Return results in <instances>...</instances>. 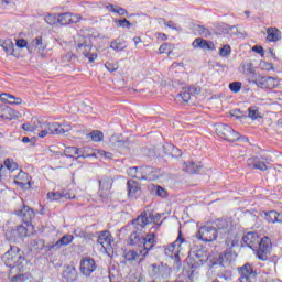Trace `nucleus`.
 <instances>
[{"mask_svg": "<svg viewBox=\"0 0 282 282\" xmlns=\"http://www.w3.org/2000/svg\"><path fill=\"white\" fill-rule=\"evenodd\" d=\"M243 245L256 251L260 261H268V254L272 250V240L270 237H259L257 232H248L242 237Z\"/></svg>", "mask_w": 282, "mask_h": 282, "instance_id": "nucleus-1", "label": "nucleus"}, {"mask_svg": "<svg viewBox=\"0 0 282 282\" xmlns=\"http://www.w3.org/2000/svg\"><path fill=\"white\" fill-rule=\"evenodd\" d=\"M215 226L217 235H219L221 239H225V243L229 250L239 246V235L235 232V227L230 218H219L215 221Z\"/></svg>", "mask_w": 282, "mask_h": 282, "instance_id": "nucleus-2", "label": "nucleus"}, {"mask_svg": "<svg viewBox=\"0 0 282 282\" xmlns=\"http://www.w3.org/2000/svg\"><path fill=\"white\" fill-rule=\"evenodd\" d=\"M2 261L7 265V268L21 270V265H23V261H25V257L23 256V251L19 249L17 246H11L10 250H8L2 256Z\"/></svg>", "mask_w": 282, "mask_h": 282, "instance_id": "nucleus-3", "label": "nucleus"}, {"mask_svg": "<svg viewBox=\"0 0 282 282\" xmlns=\"http://www.w3.org/2000/svg\"><path fill=\"white\" fill-rule=\"evenodd\" d=\"M162 216H160V214H151L150 212H142L133 221H132V226L135 230H144V228H147V226H149V224H151V221H153V224H158V221H160Z\"/></svg>", "mask_w": 282, "mask_h": 282, "instance_id": "nucleus-4", "label": "nucleus"}, {"mask_svg": "<svg viewBox=\"0 0 282 282\" xmlns=\"http://www.w3.org/2000/svg\"><path fill=\"white\" fill-rule=\"evenodd\" d=\"M216 134L227 142H237L239 140V132H235L234 129L225 123H218L215 126Z\"/></svg>", "mask_w": 282, "mask_h": 282, "instance_id": "nucleus-5", "label": "nucleus"}, {"mask_svg": "<svg viewBox=\"0 0 282 282\" xmlns=\"http://www.w3.org/2000/svg\"><path fill=\"white\" fill-rule=\"evenodd\" d=\"M35 129H37L39 131V138H47V135H58V123L56 122L50 123L47 121L39 119Z\"/></svg>", "mask_w": 282, "mask_h": 282, "instance_id": "nucleus-6", "label": "nucleus"}, {"mask_svg": "<svg viewBox=\"0 0 282 282\" xmlns=\"http://www.w3.org/2000/svg\"><path fill=\"white\" fill-rule=\"evenodd\" d=\"M186 246V239H184L182 235H178L177 239L165 248V254L172 259H175L176 261H180V258L177 257Z\"/></svg>", "mask_w": 282, "mask_h": 282, "instance_id": "nucleus-7", "label": "nucleus"}, {"mask_svg": "<svg viewBox=\"0 0 282 282\" xmlns=\"http://www.w3.org/2000/svg\"><path fill=\"white\" fill-rule=\"evenodd\" d=\"M237 270L239 274L237 282H257V271L252 269V264L246 263Z\"/></svg>", "mask_w": 282, "mask_h": 282, "instance_id": "nucleus-8", "label": "nucleus"}, {"mask_svg": "<svg viewBox=\"0 0 282 282\" xmlns=\"http://www.w3.org/2000/svg\"><path fill=\"white\" fill-rule=\"evenodd\" d=\"M19 204L21 206L15 210V215L28 226L34 219V209L25 205L21 198L19 199Z\"/></svg>", "mask_w": 282, "mask_h": 282, "instance_id": "nucleus-9", "label": "nucleus"}, {"mask_svg": "<svg viewBox=\"0 0 282 282\" xmlns=\"http://www.w3.org/2000/svg\"><path fill=\"white\" fill-rule=\"evenodd\" d=\"M217 237V228L208 225L200 227L197 234V239L205 241V243L215 241Z\"/></svg>", "mask_w": 282, "mask_h": 282, "instance_id": "nucleus-10", "label": "nucleus"}, {"mask_svg": "<svg viewBox=\"0 0 282 282\" xmlns=\"http://www.w3.org/2000/svg\"><path fill=\"white\" fill-rule=\"evenodd\" d=\"M97 268L98 267L96 265V260H94V258L91 257L82 258L79 270L82 274H84L85 276H91V273L96 272Z\"/></svg>", "mask_w": 282, "mask_h": 282, "instance_id": "nucleus-11", "label": "nucleus"}, {"mask_svg": "<svg viewBox=\"0 0 282 282\" xmlns=\"http://www.w3.org/2000/svg\"><path fill=\"white\" fill-rule=\"evenodd\" d=\"M113 186V178L105 177L99 181V197L101 199H109L111 197V188Z\"/></svg>", "mask_w": 282, "mask_h": 282, "instance_id": "nucleus-12", "label": "nucleus"}, {"mask_svg": "<svg viewBox=\"0 0 282 282\" xmlns=\"http://www.w3.org/2000/svg\"><path fill=\"white\" fill-rule=\"evenodd\" d=\"M142 180H148V182H155L162 177V170L151 166H141Z\"/></svg>", "mask_w": 282, "mask_h": 282, "instance_id": "nucleus-13", "label": "nucleus"}, {"mask_svg": "<svg viewBox=\"0 0 282 282\" xmlns=\"http://www.w3.org/2000/svg\"><path fill=\"white\" fill-rule=\"evenodd\" d=\"M7 237L10 241L23 239V237H28V227L23 225L15 226L11 230L7 231Z\"/></svg>", "mask_w": 282, "mask_h": 282, "instance_id": "nucleus-14", "label": "nucleus"}, {"mask_svg": "<svg viewBox=\"0 0 282 282\" xmlns=\"http://www.w3.org/2000/svg\"><path fill=\"white\" fill-rule=\"evenodd\" d=\"M30 180H31L30 174L25 172H20L14 177V184H17L19 188H22V191H30L32 188V182Z\"/></svg>", "mask_w": 282, "mask_h": 282, "instance_id": "nucleus-15", "label": "nucleus"}, {"mask_svg": "<svg viewBox=\"0 0 282 282\" xmlns=\"http://www.w3.org/2000/svg\"><path fill=\"white\" fill-rule=\"evenodd\" d=\"M150 269L152 270L154 276H162V279H169L171 276V269L167 264H151Z\"/></svg>", "mask_w": 282, "mask_h": 282, "instance_id": "nucleus-16", "label": "nucleus"}, {"mask_svg": "<svg viewBox=\"0 0 282 282\" xmlns=\"http://www.w3.org/2000/svg\"><path fill=\"white\" fill-rule=\"evenodd\" d=\"M153 246H155V234L150 232L143 238L141 247L143 259H147V254H149V250H152Z\"/></svg>", "mask_w": 282, "mask_h": 282, "instance_id": "nucleus-17", "label": "nucleus"}, {"mask_svg": "<svg viewBox=\"0 0 282 282\" xmlns=\"http://www.w3.org/2000/svg\"><path fill=\"white\" fill-rule=\"evenodd\" d=\"M97 243L101 246L104 250H110L111 243H113L111 232H109L108 230L101 231L97 238Z\"/></svg>", "mask_w": 282, "mask_h": 282, "instance_id": "nucleus-18", "label": "nucleus"}, {"mask_svg": "<svg viewBox=\"0 0 282 282\" xmlns=\"http://www.w3.org/2000/svg\"><path fill=\"white\" fill-rule=\"evenodd\" d=\"M80 19L79 14L62 13L57 15V23L59 25H69L70 23H79Z\"/></svg>", "mask_w": 282, "mask_h": 282, "instance_id": "nucleus-19", "label": "nucleus"}, {"mask_svg": "<svg viewBox=\"0 0 282 282\" xmlns=\"http://www.w3.org/2000/svg\"><path fill=\"white\" fill-rule=\"evenodd\" d=\"M210 256L208 254V251L206 248L203 249H192L189 251V259H197V263H204V261H208Z\"/></svg>", "mask_w": 282, "mask_h": 282, "instance_id": "nucleus-20", "label": "nucleus"}, {"mask_svg": "<svg viewBox=\"0 0 282 282\" xmlns=\"http://www.w3.org/2000/svg\"><path fill=\"white\" fill-rule=\"evenodd\" d=\"M128 186V196L131 197V199H138L139 195L142 193V189L140 188V183L135 182L134 180H129L127 182Z\"/></svg>", "mask_w": 282, "mask_h": 282, "instance_id": "nucleus-21", "label": "nucleus"}, {"mask_svg": "<svg viewBox=\"0 0 282 282\" xmlns=\"http://www.w3.org/2000/svg\"><path fill=\"white\" fill-rule=\"evenodd\" d=\"M143 230H138L134 228V231L129 237V245L137 246L139 250H142V243L144 241V237L142 235Z\"/></svg>", "mask_w": 282, "mask_h": 282, "instance_id": "nucleus-22", "label": "nucleus"}, {"mask_svg": "<svg viewBox=\"0 0 282 282\" xmlns=\"http://www.w3.org/2000/svg\"><path fill=\"white\" fill-rule=\"evenodd\" d=\"M192 47H194V50H210V51H214L215 50V43H213L208 40H204L202 37H197L192 43Z\"/></svg>", "mask_w": 282, "mask_h": 282, "instance_id": "nucleus-23", "label": "nucleus"}, {"mask_svg": "<svg viewBox=\"0 0 282 282\" xmlns=\"http://www.w3.org/2000/svg\"><path fill=\"white\" fill-rule=\"evenodd\" d=\"M200 93H202V88L200 87L191 86L187 89H183L178 94V97L181 98V100H183V102H188V100H191V97L194 96V94H200Z\"/></svg>", "mask_w": 282, "mask_h": 282, "instance_id": "nucleus-24", "label": "nucleus"}, {"mask_svg": "<svg viewBox=\"0 0 282 282\" xmlns=\"http://www.w3.org/2000/svg\"><path fill=\"white\" fill-rule=\"evenodd\" d=\"M204 169V165L198 162V163H195V162H185L183 164V171L185 173H189V175H195V173H199V170Z\"/></svg>", "mask_w": 282, "mask_h": 282, "instance_id": "nucleus-25", "label": "nucleus"}, {"mask_svg": "<svg viewBox=\"0 0 282 282\" xmlns=\"http://www.w3.org/2000/svg\"><path fill=\"white\" fill-rule=\"evenodd\" d=\"M89 50H91V46L88 45V44L85 43V42H84V43H80V44H77V51H78V52H82L83 55H84L86 58H88L89 63H94V61H95L96 58H98V55L89 53Z\"/></svg>", "mask_w": 282, "mask_h": 282, "instance_id": "nucleus-26", "label": "nucleus"}, {"mask_svg": "<svg viewBox=\"0 0 282 282\" xmlns=\"http://www.w3.org/2000/svg\"><path fill=\"white\" fill-rule=\"evenodd\" d=\"M142 249L130 250L124 254L126 261L133 263V261H144V256H142Z\"/></svg>", "mask_w": 282, "mask_h": 282, "instance_id": "nucleus-27", "label": "nucleus"}, {"mask_svg": "<svg viewBox=\"0 0 282 282\" xmlns=\"http://www.w3.org/2000/svg\"><path fill=\"white\" fill-rule=\"evenodd\" d=\"M62 278L67 282H74L78 279V272H76V268L68 265L64 268Z\"/></svg>", "mask_w": 282, "mask_h": 282, "instance_id": "nucleus-28", "label": "nucleus"}, {"mask_svg": "<svg viewBox=\"0 0 282 282\" xmlns=\"http://www.w3.org/2000/svg\"><path fill=\"white\" fill-rule=\"evenodd\" d=\"M264 219L269 224H281L282 213H278L275 210L264 212Z\"/></svg>", "mask_w": 282, "mask_h": 282, "instance_id": "nucleus-29", "label": "nucleus"}, {"mask_svg": "<svg viewBox=\"0 0 282 282\" xmlns=\"http://www.w3.org/2000/svg\"><path fill=\"white\" fill-rule=\"evenodd\" d=\"M267 41H269V43H276L281 41V31L276 28H268Z\"/></svg>", "mask_w": 282, "mask_h": 282, "instance_id": "nucleus-30", "label": "nucleus"}, {"mask_svg": "<svg viewBox=\"0 0 282 282\" xmlns=\"http://www.w3.org/2000/svg\"><path fill=\"white\" fill-rule=\"evenodd\" d=\"M163 151L165 155H171V158H182V150L171 143L163 145Z\"/></svg>", "mask_w": 282, "mask_h": 282, "instance_id": "nucleus-31", "label": "nucleus"}, {"mask_svg": "<svg viewBox=\"0 0 282 282\" xmlns=\"http://www.w3.org/2000/svg\"><path fill=\"white\" fill-rule=\"evenodd\" d=\"M217 263H219L221 268H228V265L232 263V253L230 251L220 253Z\"/></svg>", "mask_w": 282, "mask_h": 282, "instance_id": "nucleus-32", "label": "nucleus"}, {"mask_svg": "<svg viewBox=\"0 0 282 282\" xmlns=\"http://www.w3.org/2000/svg\"><path fill=\"white\" fill-rule=\"evenodd\" d=\"M0 100H2V102H9V105H21L23 102V99L14 97L8 93H2L0 95Z\"/></svg>", "mask_w": 282, "mask_h": 282, "instance_id": "nucleus-33", "label": "nucleus"}, {"mask_svg": "<svg viewBox=\"0 0 282 282\" xmlns=\"http://www.w3.org/2000/svg\"><path fill=\"white\" fill-rule=\"evenodd\" d=\"M73 241H74V236L65 235L59 240H57L55 242V245H53V248L55 250H61V248H63L65 246H69V243H72Z\"/></svg>", "mask_w": 282, "mask_h": 282, "instance_id": "nucleus-34", "label": "nucleus"}, {"mask_svg": "<svg viewBox=\"0 0 282 282\" xmlns=\"http://www.w3.org/2000/svg\"><path fill=\"white\" fill-rule=\"evenodd\" d=\"M0 47L4 50L8 56H12V54H14V43L10 39L0 40Z\"/></svg>", "mask_w": 282, "mask_h": 282, "instance_id": "nucleus-35", "label": "nucleus"}, {"mask_svg": "<svg viewBox=\"0 0 282 282\" xmlns=\"http://www.w3.org/2000/svg\"><path fill=\"white\" fill-rule=\"evenodd\" d=\"M271 80H274V78L258 76L252 83L253 85H257V87H261V89H268V87H270Z\"/></svg>", "mask_w": 282, "mask_h": 282, "instance_id": "nucleus-36", "label": "nucleus"}, {"mask_svg": "<svg viewBox=\"0 0 282 282\" xmlns=\"http://www.w3.org/2000/svg\"><path fill=\"white\" fill-rule=\"evenodd\" d=\"M64 155H66V158H76V155H78V158H87L83 153V150H80V149H78L76 147H67V148H65Z\"/></svg>", "mask_w": 282, "mask_h": 282, "instance_id": "nucleus-37", "label": "nucleus"}, {"mask_svg": "<svg viewBox=\"0 0 282 282\" xmlns=\"http://www.w3.org/2000/svg\"><path fill=\"white\" fill-rule=\"evenodd\" d=\"M106 10H109V12H113L115 14H118L119 17H129V12L127 11V9L118 7L116 4L106 6Z\"/></svg>", "mask_w": 282, "mask_h": 282, "instance_id": "nucleus-38", "label": "nucleus"}, {"mask_svg": "<svg viewBox=\"0 0 282 282\" xmlns=\"http://www.w3.org/2000/svg\"><path fill=\"white\" fill-rule=\"evenodd\" d=\"M248 166H252V169H258V171H268V165H265L264 162L257 160V158L249 159Z\"/></svg>", "mask_w": 282, "mask_h": 282, "instance_id": "nucleus-39", "label": "nucleus"}, {"mask_svg": "<svg viewBox=\"0 0 282 282\" xmlns=\"http://www.w3.org/2000/svg\"><path fill=\"white\" fill-rule=\"evenodd\" d=\"M110 48L115 50V52H122L123 50H127V42L117 39L110 43Z\"/></svg>", "mask_w": 282, "mask_h": 282, "instance_id": "nucleus-40", "label": "nucleus"}, {"mask_svg": "<svg viewBox=\"0 0 282 282\" xmlns=\"http://www.w3.org/2000/svg\"><path fill=\"white\" fill-rule=\"evenodd\" d=\"M3 166L7 169V176L10 175V171H17V169H19V164H17L12 159L4 160Z\"/></svg>", "mask_w": 282, "mask_h": 282, "instance_id": "nucleus-41", "label": "nucleus"}, {"mask_svg": "<svg viewBox=\"0 0 282 282\" xmlns=\"http://www.w3.org/2000/svg\"><path fill=\"white\" fill-rule=\"evenodd\" d=\"M128 175L130 177H135V180H142V166H140V167H130L128 170Z\"/></svg>", "mask_w": 282, "mask_h": 282, "instance_id": "nucleus-42", "label": "nucleus"}, {"mask_svg": "<svg viewBox=\"0 0 282 282\" xmlns=\"http://www.w3.org/2000/svg\"><path fill=\"white\" fill-rule=\"evenodd\" d=\"M88 138L93 140V142H102L105 134L101 131L94 130L93 132L87 134Z\"/></svg>", "mask_w": 282, "mask_h": 282, "instance_id": "nucleus-43", "label": "nucleus"}, {"mask_svg": "<svg viewBox=\"0 0 282 282\" xmlns=\"http://www.w3.org/2000/svg\"><path fill=\"white\" fill-rule=\"evenodd\" d=\"M57 135H63L64 133H69L72 131V126L67 122L64 123H57Z\"/></svg>", "mask_w": 282, "mask_h": 282, "instance_id": "nucleus-44", "label": "nucleus"}, {"mask_svg": "<svg viewBox=\"0 0 282 282\" xmlns=\"http://www.w3.org/2000/svg\"><path fill=\"white\" fill-rule=\"evenodd\" d=\"M151 191H152V193L158 195V197H166V195H167L166 189H164L160 185H152Z\"/></svg>", "mask_w": 282, "mask_h": 282, "instance_id": "nucleus-45", "label": "nucleus"}, {"mask_svg": "<svg viewBox=\"0 0 282 282\" xmlns=\"http://www.w3.org/2000/svg\"><path fill=\"white\" fill-rule=\"evenodd\" d=\"M47 199H50V202H61V199H63V194L62 192H48Z\"/></svg>", "mask_w": 282, "mask_h": 282, "instance_id": "nucleus-46", "label": "nucleus"}, {"mask_svg": "<svg viewBox=\"0 0 282 282\" xmlns=\"http://www.w3.org/2000/svg\"><path fill=\"white\" fill-rule=\"evenodd\" d=\"M31 246L34 250H43V248H45V241L41 239H33L31 240Z\"/></svg>", "mask_w": 282, "mask_h": 282, "instance_id": "nucleus-47", "label": "nucleus"}, {"mask_svg": "<svg viewBox=\"0 0 282 282\" xmlns=\"http://www.w3.org/2000/svg\"><path fill=\"white\" fill-rule=\"evenodd\" d=\"M45 23H47L48 25H56V23H58V15L56 14H47L44 18Z\"/></svg>", "mask_w": 282, "mask_h": 282, "instance_id": "nucleus-48", "label": "nucleus"}, {"mask_svg": "<svg viewBox=\"0 0 282 282\" xmlns=\"http://www.w3.org/2000/svg\"><path fill=\"white\" fill-rule=\"evenodd\" d=\"M241 87H242L241 82H234L229 84V89L234 94H239V91H241Z\"/></svg>", "mask_w": 282, "mask_h": 282, "instance_id": "nucleus-49", "label": "nucleus"}, {"mask_svg": "<svg viewBox=\"0 0 282 282\" xmlns=\"http://www.w3.org/2000/svg\"><path fill=\"white\" fill-rule=\"evenodd\" d=\"M248 111H249L248 118H251V120H257V118H261V115L259 113V109L254 107H250Z\"/></svg>", "mask_w": 282, "mask_h": 282, "instance_id": "nucleus-50", "label": "nucleus"}, {"mask_svg": "<svg viewBox=\"0 0 282 282\" xmlns=\"http://www.w3.org/2000/svg\"><path fill=\"white\" fill-rule=\"evenodd\" d=\"M37 120H39V119H36V120L34 121V124H33V126L30 124V123H23V124H22L23 131H39V128H36Z\"/></svg>", "mask_w": 282, "mask_h": 282, "instance_id": "nucleus-51", "label": "nucleus"}, {"mask_svg": "<svg viewBox=\"0 0 282 282\" xmlns=\"http://www.w3.org/2000/svg\"><path fill=\"white\" fill-rule=\"evenodd\" d=\"M115 23H118L119 28H127V30L131 29V23L129 22V20L123 19V20H115Z\"/></svg>", "mask_w": 282, "mask_h": 282, "instance_id": "nucleus-52", "label": "nucleus"}, {"mask_svg": "<svg viewBox=\"0 0 282 282\" xmlns=\"http://www.w3.org/2000/svg\"><path fill=\"white\" fill-rule=\"evenodd\" d=\"M230 52H231L230 45H224L219 50V55L223 57L230 56Z\"/></svg>", "mask_w": 282, "mask_h": 282, "instance_id": "nucleus-53", "label": "nucleus"}, {"mask_svg": "<svg viewBox=\"0 0 282 282\" xmlns=\"http://www.w3.org/2000/svg\"><path fill=\"white\" fill-rule=\"evenodd\" d=\"M159 21L161 23H164L166 28H170V30H177V24L173 21H166L164 18H161Z\"/></svg>", "mask_w": 282, "mask_h": 282, "instance_id": "nucleus-54", "label": "nucleus"}, {"mask_svg": "<svg viewBox=\"0 0 282 282\" xmlns=\"http://www.w3.org/2000/svg\"><path fill=\"white\" fill-rule=\"evenodd\" d=\"M197 32H199L200 36H205V39H207V36H210V31H208V29H206L205 26L198 25Z\"/></svg>", "mask_w": 282, "mask_h": 282, "instance_id": "nucleus-55", "label": "nucleus"}, {"mask_svg": "<svg viewBox=\"0 0 282 282\" xmlns=\"http://www.w3.org/2000/svg\"><path fill=\"white\" fill-rule=\"evenodd\" d=\"M106 69H108V72H118V63H110L107 62L105 64Z\"/></svg>", "mask_w": 282, "mask_h": 282, "instance_id": "nucleus-56", "label": "nucleus"}, {"mask_svg": "<svg viewBox=\"0 0 282 282\" xmlns=\"http://www.w3.org/2000/svg\"><path fill=\"white\" fill-rule=\"evenodd\" d=\"M62 197H63L64 199H75V198H76V194H73V193L69 192V191L63 189V191H62Z\"/></svg>", "mask_w": 282, "mask_h": 282, "instance_id": "nucleus-57", "label": "nucleus"}, {"mask_svg": "<svg viewBox=\"0 0 282 282\" xmlns=\"http://www.w3.org/2000/svg\"><path fill=\"white\" fill-rule=\"evenodd\" d=\"M8 177V167L3 166V164L0 163V182L2 180H6Z\"/></svg>", "mask_w": 282, "mask_h": 282, "instance_id": "nucleus-58", "label": "nucleus"}, {"mask_svg": "<svg viewBox=\"0 0 282 282\" xmlns=\"http://www.w3.org/2000/svg\"><path fill=\"white\" fill-rule=\"evenodd\" d=\"M160 54H166V52H171V45L169 43H164L159 47Z\"/></svg>", "mask_w": 282, "mask_h": 282, "instance_id": "nucleus-59", "label": "nucleus"}, {"mask_svg": "<svg viewBox=\"0 0 282 282\" xmlns=\"http://www.w3.org/2000/svg\"><path fill=\"white\" fill-rule=\"evenodd\" d=\"M35 44L39 50H45L47 47V45L43 44V37L41 36L35 39Z\"/></svg>", "mask_w": 282, "mask_h": 282, "instance_id": "nucleus-60", "label": "nucleus"}, {"mask_svg": "<svg viewBox=\"0 0 282 282\" xmlns=\"http://www.w3.org/2000/svg\"><path fill=\"white\" fill-rule=\"evenodd\" d=\"M98 155H100L101 158H106V160H111V158H113V154L105 150H99Z\"/></svg>", "mask_w": 282, "mask_h": 282, "instance_id": "nucleus-61", "label": "nucleus"}, {"mask_svg": "<svg viewBox=\"0 0 282 282\" xmlns=\"http://www.w3.org/2000/svg\"><path fill=\"white\" fill-rule=\"evenodd\" d=\"M230 115H231L234 118H242V117H243V112H241V110H239V109L231 110V111H230Z\"/></svg>", "mask_w": 282, "mask_h": 282, "instance_id": "nucleus-62", "label": "nucleus"}, {"mask_svg": "<svg viewBox=\"0 0 282 282\" xmlns=\"http://www.w3.org/2000/svg\"><path fill=\"white\" fill-rule=\"evenodd\" d=\"M262 69H267V72H270V69H273V66L271 63L262 62L260 63Z\"/></svg>", "mask_w": 282, "mask_h": 282, "instance_id": "nucleus-63", "label": "nucleus"}, {"mask_svg": "<svg viewBox=\"0 0 282 282\" xmlns=\"http://www.w3.org/2000/svg\"><path fill=\"white\" fill-rule=\"evenodd\" d=\"M23 279H25V276H23V274H18L15 276H13L11 279L12 282H23Z\"/></svg>", "mask_w": 282, "mask_h": 282, "instance_id": "nucleus-64", "label": "nucleus"}]
</instances>
